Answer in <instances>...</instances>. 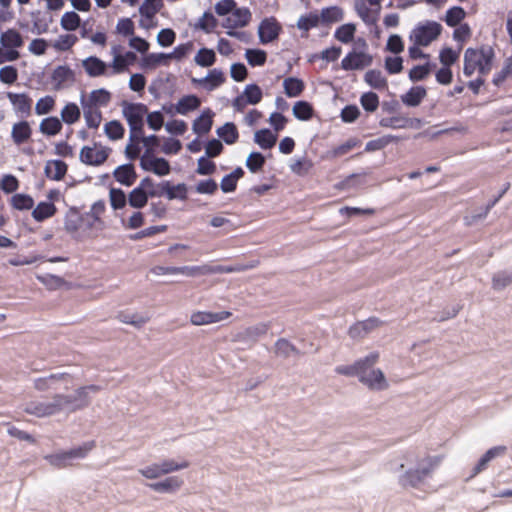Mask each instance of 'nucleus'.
<instances>
[{
	"mask_svg": "<svg viewBox=\"0 0 512 512\" xmlns=\"http://www.w3.org/2000/svg\"><path fill=\"white\" fill-rule=\"evenodd\" d=\"M406 459L411 467L401 477V484L404 487L418 488L427 478L432 477L442 463L443 456L418 451L408 453Z\"/></svg>",
	"mask_w": 512,
	"mask_h": 512,
	"instance_id": "nucleus-1",
	"label": "nucleus"
},
{
	"mask_svg": "<svg viewBox=\"0 0 512 512\" xmlns=\"http://www.w3.org/2000/svg\"><path fill=\"white\" fill-rule=\"evenodd\" d=\"M78 398L83 402L81 404L74 405L76 398L65 395H56L52 402H34L29 404L25 411L29 414L35 415L37 417H46L54 415L63 409L70 408L71 410H76L82 408L87 405V394L86 388L82 387L77 390Z\"/></svg>",
	"mask_w": 512,
	"mask_h": 512,
	"instance_id": "nucleus-2",
	"label": "nucleus"
},
{
	"mask_svg": "<svg viewBox=\"0 0 512 512\" xmlns=\"http://www.w3.org/2000/svg\"><path fill=\"white\" fill-rule=\"evenodd\" d=\"M495 53L490 46H481L480 48H467L464 53L463 72L465 76L470 77L475 72L480 76H486L490 73Z\"/></svg>",
	"mask_w": 512,
	"mask_h": 512,
	"instance_id": "nucleus-3",
	"label": "nucleus"
},
{
	"mask_svg": "<svg viewBox=\"0 0 512 512\" xmlns=\"http://www.w3.org/2000/svg\"><path fill=\"white\" fill-rule=\"evenodd\" d=\"M122 112L130 128L129 140H139L144 134V117L148 107L143 103H124Z\"/></svg>",
	"mask_w": 512,
	"mask_h": 512,
	"instance_id": "nucleus-4",
	"label": "nucleus"
},
{
	"mask_svg": "<svg viewBox=\"0 0 512 512\" xmlns=\"http://www.w3.org/2000/svg\"><path fill=\"white\" fill-rule=\"evenodd\" d=\"M442 31L443 27L440 23L427 20L415 26L409 35V39L412 43L427 47L438 39Z\"/></svg>",
	"mask_w": 512,
	"mask_h": 512,
	"instance_id": "nucleus-5",
	"label": "nucleus"
},
{
	"mask_svg": "<svg viewBox=\"0 0 512 512\" xmlns=\"http://www.w3.org/2000/svg\"><path fill=\"white\" fill-rule=\"evenodd\" d=\"M251 12L247 7L236 8L224 21L223 26L229 31L227 34L243 40L246 36L244 32L234 31L237 28L245 27L251 21Z\"/></svg>",
	"mask_w": 512,
	"mask_h": 512,
	"instance_id": "nucleus-6",
	"label": "nucleus"
},
{
	"mask_svg": "<svg viewBox=\"0 0 512 512\" xmlns=\"http://www.w3.org/2000/svg\"><path fill=\"white\" fill-rule=\"evenodd\" d=\"M111 149L103 146L100 143H94L92 146H83L80 150L79 158L80 161L88 166H100L104 164L109 155Z\"/></svg>",
	"mask_w": 512,
	"mask_h": 512,
	"instance_id": "nucleus-7",
	"label": "nucleus"
},
{
	"mask_svg": "<svg viewBox=\"0 0 512 512\" xmlns=\"http://www.w3.org/2000/svg\"><path fill=\"white\" fill-rule=\"evenodd\" d=\"M95 447V442L90 441L84 443L82 446L71 449L69 451L52 454L46 456V459L54 466L58 468H63L68 465V460L73 458H84Z\"/></svg>",
	"mask_w": 512,
	"mask_h": 512,
	"instance_id": "nucleus-8",
	"label": "nucleus"
},
{
	"mask_svg": "<svg viewBox=\"0 0 512 512\" xmlns=\"http://www.w3.org/2000/svg\"><path fill=\"white\" fill-rule=\"evenodd\" d=\"M379 359V354L377 352H373L366 356L364 359H360L356 361L353 365L349 366H338L336 368V372L341 375L346 376H355L357 375L359 378L361 373L367 371L371 368Z\"/></svg>",
	"mask_w": 512,
	"mask_h": 512,
	"instance_id": "nucleus-9",
	"label": "nucleus"
},
{
	"mask_svg": "<svg viewBox=\"0 0 512 512\" xmlns=\"http://www.w3.org/2000/svg\"><path fill=\"white\" fill-rule=\"evenodd\" d=\"M140 166L145 171H151L158 176H165L170 173V164L164 158L154 157L149 154V151H145L140 160Z\"/></svg>",
	"mask_w": 512,
	"mask_h": 512,
	"instance_id": "nucleus-10",
	"label": "nucleus"
},
{
	"mask_svg": "<svg viewBox=\"0 0 512 512\" xmlns=\"http://www.w3.org/2000/svg\"><path fill=\"white\" fill-rule=\"evenodd\" d=\"M151 194L160 195V197L166 196L169 200L179 199L184 201L188 198V189L184 183L172 185L170 181H163L159 183L158 190Z\"/></svg>",
	"mask_w": 512,
	"mask_h": 512,
	"instance_id": "nucleus-11",
	"label": "nucleus"
},
{
	"mask_svg": "<svg viewBox=\"0 0 512 512\" xmlns=\"http://www.w3.org/2000/svg\"><path fill=\"white\" fill-rule=\"evenodd\" d=\"M372 56L364 52H349L341 61L342 69L346 71L360 70L372 63Z\"/></svg>",
	"mask_w": 512,
	"mask_h": 512,
	"instance_id": "nucleus-12",
	"label": "nucleus"
},
{
	"mask_svg": "<svg viewBox=\"0 0 512 512\" xmlns=\"http://www.w3.org/2000/svg\"><path fill=\"white\" fill-rule=\"evenodd\" d=\"M507 447L500 445L490 448L481 456L478 462L472 467L470 478L477 476L488 469L490 462L496 457H500L506 454Z\"/></svg>",
	"mask_w": 512,
	"mask_h": 512,
	"instance_id": "nucleus-13",
	"label": "nucleus"
},
{
	"mask_svg": "<svg viewBox=\"0 0 512 512\" xmlns=\"http://www.w3.org/2000/svg\"><path fill=\"white\" fill-rule=\"evenodd\" d=\"M282 31L280 23L274 17L264 19L259 25V38L261 43L267 44L279 37Z\"/></svg>",
	"mask_w": 512,
	"mask_h": 512,
	"instance_id": "nucleus-14",
	"label": "nucleus"
},
{
	"mask_svg": "<svg viewBox=\"0 0 512 512\" xmlns=\"http://www.w3.org/2000/svg\"><path fill=\"white\" fill-rule=\"evenodd\" d=\"M111 101V93L106 89H96L90 92V94L85 97H81V106L91 107L93 109L104 108L108 106Z\"/></svg>",
	"mask_w": 512,
	"mask_h": 512,
	"instance_id": "nucleus-15",
	"label": "nucleus"
},
{
	"mask_svg": "<svg viewBox=\"0 0 512 512\" xmlns=\"http://www.w3.org/2000/svg\"><path fill=\"white\" fill-rule=\"evenodd\" d=\"M231 315L232 313L229 311H221L216 313L196 311L191 314L190 321L193 325L196 326L208 325L228 319Z\"/></svg>",
	"mask_w": 512,
	"mask_h": 512,
	"instance_id": "nucleus-16",
	"label": "nucleus"
},
{
	"mask_svg": "<svg viewBox=\"0 0 512 512\" xmlns=\"http://www.w3.org/2000/svg\"><path fill=\"white\" fill-rule=\"evenodd\" d=\"M7 98L17 114H21L25 117L31 115L33 100L28 94L8 92Z\"/></svg>",
	"mask_w": 512,
	"mask_h": 512,
	"instance_id": "nucleus-17",
	"label": "nucleus"
},
{
	"mask_svg": "<svg viewBox=\"0 0 512 512\" xmlns=\"http://www.w3.org/2000/svg\"><path fill=\"white\" fill-rule=\"evenodd\" d=\"M32 134V127L26 120L14 123L11 129V139L16 146H21L30 142Z\"/></svg>",
	"mask_w": 512,
	"mask_h": 512,
	"instance_id": "nucleus-18",
	"label": "nucleus"
},
{
	"mask_svg": "<svg viewBox=\"0 0 512 512\" xmlns=\"http://www.w3.org/2000/svg\"><path fill=\"white\" fill-rule=\"evenodd\" d=\"M82 67L89 77L109 76V66L96 56H90L84 59L82 61Z\"/></svg>",
	"mask_w": 512,
	"mask_h": 512,
	"instance_id": "nucleus-19",
	"label": "nucleus"
},
{
	"mask_svg": "<svg viewBox=\"0 0 512 512\" xmlns=\"http://www.w3.org/2000/svg\"><path fill=\"white\" fill-rule=\"evenodd\" d=\"M74 79L73 70L66 65L57 66L51 75V81L56 90L64 88L66 83L73 82Z\"/></svg>",
	"mask_w": 512,
	"mask_h": 512,
	"instance_id": "nucleus-20",
	"label": "nucleus"
},
{
	"mask_svg": "<svg viewBox=\"0 0 512 512\" xmlns=\"http://www.w3.org/2000/svg\"><path fill=\"white\" fill-rule=\"evenodd\" d=\"M360 382L367 385L370 389L382 390L387 387V383L383 372L380 369L371 370L361 373Z\"/></svg>",
	"mask_w": 512,
	"mask_h": 512,
	"instance_id": "nucleus-21",
	"label": "nucleus"
},
{
	"mask_svg": "<svg viewBox=\"0 0 512 512\" xmlns=\"http://www.w3.org/2000/svg\"><path fill=\"white\" fill-rule=\"evenodd\" d=\"M427 96V90L423 86H413L405 94L401 95V102L408 107H417Z\"/></svg>",
	"mask_w": 512,
	"mask_h": 512,
	"instance_id": "nucleus-22",
	"label": "nucleus"
},
{
	"mask_svg": "<svg viewBox=\"0 0 512 512\" xmlns=\"http://www.w3.org/2000/svg\"><path fill=\"white\" fill-rule=\"evenodd\" d=\"M319 26L322 25L318 11H311L305 15H302L297 21V28L302 32V37L308 36V32L311 29L317 28Z\"/></svg>",
	"mask_w": 512,
	"mask_h": 512,
	"instance_id": "nucleus-23",
	"label": "nucleus"
},
{
	"mask_svg": "<svg viewBox=\"0 0 512 512\" xmlns=\"http://www.w3.org/2000/svg\"><path fill=\"white\" fill-rule=\"evenodd\" d=\"M0 43L5 49L17 50L24 45V40L19 31L10 28L1 34Z\"/></svg>",
	"mask_w": 512,
	"mask_h": 512,
	"instance_id": "nucleus-24",
	"label": "nucleus"
},
{
	"mask_svg": "<svg viewBox=\"0 0 512 512\" xmlns=\"http://www.w3.org/2000/svg\"><path fill=\"white\" fill-rule=\"evenodd\" d=\"M114 177L117 182L129 187L135 183L137 174L133 164H124L115 169Z\"/></svg>",
	"mask_w": 512,
	"mask_h": 512,
	"instance_id": "nucleus-25",
	"label": "nucleus"
},
{
	"mask_svg": "<svg viewBox=\"0 0 512 512\" xmlns=\"http://www.w3.org/2000/svg\"><path fill=\"white\" fill-rule=\"evenodd\" d=\"M68 166L62 160H50L45 165V175L51 179L60 181L67 173Z\"/></svg>",
	"mask_w": 512,
	"mask_h": 512,
	"instance_id": "nucleus-26",
	"label": "nucleus"
},
{
	"mask_svg": "<svg viewBox=\"0 0 512 512\" xmlns=\"http://www.w3.org/2000/svg\"><path fill=\"white\" fill-rule=\"evenodd\" d=\"M305 83L297 77H287L283 81L284 93L289 98L299 97L305 90Z\"/></svg>",
	"mask_w": 512,
	"mask_h": 512,
	"instance_id": "nucleus-27",
	"label": "nucleus"
},
{
	"mask_svg": "<svg viewBox=\"0 0 512 512\" xmlns=\"http://www.w3.org/2000/svg\"><path fill=\"white\" fill-rule=\"evenodd\" d=\"M213 113L210 109L204 111L193 122V131L198 135L207 134L213 125Z\"/></svg>",
	"mask_w": 512,
	"mask_h": 512,
	"instance_id": "nucleus-28",
	"label": "nucleus"
},
{
	"mask_svg": "<svg viewBox=\"0 0 512 512\" xmlns=\"http://www.w3.org/2000/svg\"><path fill=\"white\" fill-rule=\"evenodd\" d=\"M183 485V480L178 476L168 477L163 481L151 483L148 486L156 492H174Z\"/></svg>",
	"mask_w": 512,
	"mask_h": 512,
	"instance_id": "nucleus-29",
	"label": "nucleus"
},
{
	"mask_svg": "<svg viewBox=\"0 0 512 512\" xmlns=\"http://www.w3.org/2000/svg\"><path fill=\"white\" fill-rule=\"evenodd\" d=\"M322 26H330L343 19V11L337 6L323 8L319 13Z\"/></svg>",
	"mask_w": 512,
	"mask_h": 512,
	"instance_id": "nucleus-30",
	"label": "nucleus"
},
{
	"mask_svg": "<svg viewBox=\"0 0 512 512\" xmlns=\"http://www.w3.org/2000/svg\"><path fill=\"white\" fill-rule=\"evenodd\" d=\"M61 121L67 125H73L77 123L81 118V110L79 106L74 102H69L64 105L61 110Z\"/></svg>",
	"mask_w": 512,
	"mask_h": 512,
	"instance_id": "nucleus-31",
	"label": "nucleus"
},
{
	"mask_svg": "<svg viewBox=\"0 0 512 512\" xmlns=\"http://www.w3.org/2000/svg\"><path fill=\"white\" fill-rule=\"evenodd\" d=\"M62 128V121L55 116L44 118L39 125L40 132L46 136H55Z\"/></svg>",
	"mask_w": 512,
	"mask_h": 512,
	"instance_id": "nucleus-32",
	"label": "nucleus"
},
{
	"mask_svg": "<svg viewBox=\"0 0 512 512\" xmlns=\"http://www.w3.org/2000/svg\"><path fill=\"white\" fill-rule=\"evenodd\" d=\"M201 105L200 99L196 95L183 96L176 104L175 110L181 115H186L190 111L198 109Z\"/></svg>",
	"mask_w": 512,
	"mask_h": 512,
	"instance_id": "nucleus-33",
	"label": "nucleus"
},
{
	"mask_svg": "<svg viewBox=\"0 0 512 512\" xmlns=\"http://www.w3.org/2000/svg\"><path fill=\"white\" fill-rule=\"evenodd\" d=\"M254 141L264 150L271 149L277 142V135L269 129H260L255 132Z\"/></svg>",
	"mask_w": 512,
	"mask_h": 512,
	"instance_id": "nucleus-34",
	"label": "nucleus"
},
{
	"mask_svg": "<svg viewBox=\"0 0 512 512\" xmlns=\"http://www.w3.org/2000/svg\"><path fill=\"white\" fill-rule=\"evenodd\" d=\"M217 134L228 145L236 143L239 138L238 129L232 122H227L223 126L219 127L217 129Z\"/></svg>",
	"mask_w": 512,
	"mask_h": 512,
	"instance_id": "nucleus-35",
	"label": "nucleus"
},
{
	"mask_svg": "<svg viewBox=\"0 0 512 512\" xmlns=\"http://www.w3.org/2000/svg\"><path fill=\"white\" fill-rule=\"evenodd\" d=\"M57 209L52 202H40L33 210L32 216L38 221L42 222L55 215Z\"/></svg>",
	"mask_w": 512,
	"mask_h": 512,
	"instance_id": "nucleus-36",
	"label": "nucleus"
},
{
	"mask_svg": "<svg viewBox=\"0 0 512 512\" xmlns=\"http://www.w3.org/2000/svg\"><path fill=\"white\" fill-rule=\"evenodd\" d=\"M82 110L86 126L89 129L97 130L100 127L103 119L101 110L86 106H82Z\"/></svg>",
	"mask_w": 512,
	"mask_h": 512,
	"instance_id": "nucleus-37",
	"label": "nucleus"
},
{
	"mask_svg": "<svg viewBox=\"0 0 512 512\" xmlns=\"http://www.w3.org/2000/svg\"><path fill=\"white\" fill-rule=\"evenodd\" d=\"M466 17V11L460 6H453L446 11L444 22L449 27H457L463 24L462 21Z\"/></svg>",
	"mask_w": 512,
	"mask_h": 512,
	"instance_id": "nucleus-38",
	"label": "nucleus"
},
{
	"mask_svg": "<svg viewBox=\"0 0 512 512\" xmlns=\"http://www.w3.org/2000/svg\"><path fill=\"white\" fill-rule=\"evenodd\" d=\"M364 79L369 86L377 90H385L388 86L387 80L380 70L372 69L367 71Z\"/></svg>",
	"mask_w": 512,
	"mask_h": 512,
	"instance_id": "nucleus-39",
	"label": "nucleus"
},
{
	"mask_svg": "<svg viewBox=\"0 0 512 512\" xmlns=\"http://www.w3.org/2000/svg\"><path fill=\"white\" fill-rule=\"evenodd\" d=\"M149 196L139 186L134 188L128 195V203L131 207L141 209L148 203Z\"/></svg>",
	"mask_w": 512,
	"mask_h": 512,
	"instance_id": "nucleus-40",
	"label": "nucleus"
},
{
	"mask_svg": "<svg viewBox=\"0 0 512 512\" xmlns=\"http://www.w3.org/2000/svg\"><path fill=\"white\" fill-rule=\"evenodd\" d=\"M163 7V0H144L139 8L140 14L147 18L152 19Z\"/></svg>",
	"mask_w": 512,
	"mask_h": 512,
	"instance_id": "nucleus-41",
	"label": "nucleus"
},
{
	"mask_svg": "<svg viewBox=\"0 0 512 512\" xmlns=\"http://www.w3.org/2000/svg\"><path fill=\"white\" fill-rule=\"evenodd\" d=\"M313 107L307 101H298L293 106V114L294 116L301 120L307 121L313 117Z\"/></svg>",
	"mask_w": 512,
	"mask_h": 512,
	"instance_id": "nucleus-42",
	"label": "nucleus"
},
{
	"mask_svg": "<svg viewBox=\"0 0 512 512\" xmlns=\"http://www.w3.org/2000/svg\"><path fill=\"white\" fill-rule=\"evenodd\" d=\"M81 18L74 11L65 12L60 20L61 27L66 31H75L80 27Z\"/></svg>",
	"mask_w": 512,
	"mask_h": 512,
	"instance_id": "nucleus-43",
	"label": "nucleus"
},
{
	"mask_svg": "<svg viewBox=\"0 0 512 512\" xmlns=\"http://www.w3.org/2000/svg\"><path fill=\"white\" fill-rule=\"evenodd\" d=\"M433 67H435V65L431 64L430 62H427L423 65H416L410 69L408 74L409 79L412 82L422 81L429 76Z\"/></svg>",
	"mask_w": 512,
	"mask_h": 512,
	"instance_id": "nucleus-44",
	"label": "nucleus"
},
{
	"mask_svg": "<svg viewBox=\"0 0 512 512\" xmlns=\"http://www.w3.org/2000/svg\"><path fill=\"white\" fill-rule=\"evenodd\" d=\"M194 61L201 67H210L216 61L215 52L212 49L201 48L195 55Z\"/></svg>",
	"mask_w": 512,
	"mask_h": 512,
	"instance_id": "nucleus-45",
	"label": "nucleus"
},
{
	"mask_svg": "<svg viewBox=\"0 0 512 512\" xmlns=\"http://www.w3.org/2000/svg\"><path fill=\"white\" fill-rule=\"evenodd\" d=\"M112 54L113 61L110 65H108L112 68V71L109 72V75L124 73L128 69V65L125 62V59L122 57V54L119 53L118 46L112 48Z\"/></svg>",
	"mask_w": 512,
	"mask_h": 512,
	"instance_id": "nucleus-46",
	"label": "nucleus"
},
{
	"mask_svg": "<svg viewBox=\"0 0 512 512\" xmlns=\"http://www.w3.org/2000/svg\"><path fill=\"white\" fill-rule=\"evenodd\" d=\"M356 27L354 24L348 23L339 26L335 31V38L342 43H350L355 35Z\"/></svg>",
	"mask_w": 512,
	"mask_h": 512,
	"instance_id": "nucleus-47",
	"label": "nucleus"
},
{
	"mask_svg": "<svg viewBox=\"0 0 512 512\" xmlns=\"http://www.w3.org/2000/svg\"><path fill=\"white\" fill-rule=\"evenodd\" d=\"M104 132L110 140L115 141L123 138L125 129L119 121L112 120L105 124Z\"/></svg>",
	"mask_w": 512,
	"mask_h": 512,
	"instance_id": "nucleus-48",
	"label": "nucleus"
},
{
	"mask_svg": "<svg viewBox=\"0 0 512 512\" xmlns=\"http://www.w3.org/2000/svg\"><path fill=\"white\" fill-rule=\"evenodd\" d=\"M109 198L111 207L114 210H120L124 208L128 202V197L124 191L119 188H111L109 191Z\"/></svg>",
	"mask_w": 512,
	"mask_h": 512,
	"instance_id": "nucleus-49",
	"label": "nucleus"
},
{
	"mask_svg": "<svg viewBox=\"0 0 512 512\" xmlns=\"http://www.w3.org/2000/svg\"><path fill=\"white\" fill-rule=\"evenodd\" d=\"M242 94L250 105L260 103L263 98L262 90L257 84H248Z\"/></svg>",
	"mask_w": 512,
	"mask_h": 512,
	"instance_id": "nucleus-50",
	"label": "nucleus"
},
{
	"mask_svg": "<svg viewBox=\"0 0 512 512\" xmlns=\"http://www.w3.org/2000/svg\"><path fill=\"white\" fill-rule=\"evenodd\" d=\"M225 76L223 72L219 69H212L209 71L208 75L201 80V82L207 83V89L213 90L225 82Z\"/></svg>",
	"mask_w": 512,
	"mask_h": 512,
	"instance_id": "nucleus-51",
	"label": "nucleus"
},
{
	"mask_svg": "<svg viewBox=\"0 0 512 512\" xmlns=\"http://www.w3.org/2000/svg\"><path fill=\"white\" fill-rule=\"evenodd\" d=\"M357 11L362 20L369 25L375 24L378 20L380 9L377 8L375 11L367 7V5L362 2L357 5Z\"/></svg>",
	"mask_w": 512,
	"mask_h": 512,
	"instance_id": "nucleus-52",
	"label": "nucleus"
},
{
	"mask_svg": "<svg viewBox=\"0 0 512 512\" xmlns=\"http://www.w3.org/2000/svg\"><path fill=\"white\" fill-rule=\"evenodd\" d=\"M10 202L16 210H30L34 206L33 198L26 194H15Z\"/></svg>",
	"mask_w": 512,
	"mask_h": 512,
	"instance_id": "nucleus-53",
	"label": "nucleus"
},
{
	"mask_svg": "<svg viewBox=\"0 0 512 512\" xmlns=\"http://www.w3.org/2000/svg\"><path fill=\"white\" fill-rule=\"evenodd\" d=\"M245 56L249 65L253 67L263 66L267 60L266 52L261 49H247Z\"/></svg>",
	"mask_w": 512,
	"mask_h": 512,
	"instance_id": "nucleus-54",
	"label": "nucleus"
},
{
	"mask_svg": "<svg viewBox=\"0 0 512 512\" xmlns=\"http://www.w3.org/2000/svg\"><path fill=\"white\" fill-rule=\"evenodd\" d=\"M397 140H398V138L396 136L385 135L383 137H380V138H377V139L367 142V144L365 146V151L372 152V151L381 150V149L385 148L387 145H389L390 143L397 141Z\"/></svg>",
	"mask_w": 512,
	"mask_h": 512,
	"instance_id": "nucleus-55",
	"label": "nucleus"
},
{
	"mask_svg": "<svg viewBox=\"0 0 512 512\" xmlns=\"http://www.w3.org/2000/svg\"><path fill=\"white\" fill-rule=\"evenodd\" d=\"M56 101L53 96L47 95L40 98L35 105L37 115L49 114L55 107Z\"/></svg>",
	"mask_w": 512,
	"mask_h": 512,
	"instance_id": "nucleus-56",
	"label": "nucleus"
},
{
	"mask_svg": "<svg viewBox=\"0 0 512 512\" xmlns=\"http://www.w3.org/2000/svg\"><path fill=\"white\" fill-rule=\"evenodd\" d=\"M360 103L365 111L374 112L379 107V97L374 92H366L362 94Z\"/></svg>",
	"mask_w": 512,
	"mask_h": 512,
	"instance_id": "nucleus-57",
	"label": "nucleus"
},
{
	"mask_svg": "<svg viewBox=\"0 0 512 512\" xmlns=\"http://www.w3.org/2000/svg\"><path fill=\"white\" fill-rule=\"evenodd\" d=\"M361 145L360 139L354 137L350 138L344 143L338 145L332 150L333 156L341 157L349 153L352 149L357 148Z\"/></svg>",
	"mask_w": 512,
	"mask_h": 512,
	"instance_id": "nucleus-58",
	"label": "nucleus"
},
{
	"mask_svg": "<svg viewBox=\"0 0 512 512\" xmlns=\"http://www.w3.org/2000/svg\"><path fill=\"white\" fill-rule=\"evenodd\" d=\"M171 55L165 53H151L144 58L146 67H157L159 65H168Z\"/></svg>",
	"mask_w": 512,
	"mask_h": 512,
	"instance_id": "nucleus-59",
	"label": "nucleus"
},
{
	"mask_svg": "<svg viewBox=\"0 0 512 512\" xmlns=\"http://www.w3.org/2000/svg\"><path fill=\"white\" fill-rule=\"evenodd\" d=\"M511 76H512V56L508 57L505 60L502 69L494 75L493 83L496 86H500L506 81L507 78H509Z\"/></svg>",
	"mask_w": 512,
	"mask_h": 512,
	"instance_id": "nucleus-60",
	"label": "nucleus"
},
{
	"mask_svg": "<svg viewBox=\"0 0 512 512\" xmlns=\"http://www.w3.org/2000/svg\"><path fill=\"white\" fill-rule=\"evenodd\" d=\"M78 41V38L74 34L60 35L54 43V48L59 51L70 50Z\"/></svg>",
	"mask_w": 512,
	"mask_h": 512,
	"instance_id": "nucleus-61",
	"label": "nucleus"
},
{
	"mask_svg": "<svg viewBox=\"0 0 512 512\" xmlns=\"http://www.w3.org/2000/svg\"><path fill=\"white\" fill-rule=\"evenodd\" d=\"M410 119L403 116H392L389 118H384L380 121V125L382 127H388L393 129L405 128L409 125Z\"/></svg>",
	"mask_w": 512,
	"mask_h": 512,
	"instance_id": "nucleus-62",
	"label": "nucleus"
},
{
	"mask_svg": "<svg viewBox=\"0 0 512 512\" xmlns=\"http://www.w3.org/2000/svg\"><path fill=\"white\" fill-rule=\"evenodd\" d=\"M264 164L265 157L259 152H252L246 160V166L252 173L260 171Z\"/></svg>",
	"mask_w": 512,
	"mask_h": 512,
	"instance_id": "nucleus-63",
	"label": "nucleus"
},
{
	"mask_svg": "<svg viewBox=\"0 0 512 512\" xmlns=\"http://www.w3.org/2000/svg\"><path fill=\"white\" fill-rule=\"evenodd\" d=\"M216 26L217 19L209 11L205 12L197 23V27L205 31L206 33L212 32L216 28Z\"/></svg>",
	"mask_w": 512,
	"mask_h": 512,
	"instance_id": "nucleus-64",
	"label": "nucleus"
}]
</instances>
